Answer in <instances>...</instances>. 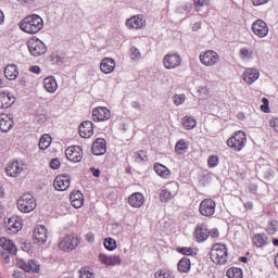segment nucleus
Returning a JSON list of instances; mask_svg holds the SVG:
<instances>
[{
  "mask_svg": "<svg viewBox=\"0 0 278 278\" xmlns=\"http://www.w3.org/2000/svg\"><path fill=\"white\" fill-rule=\"evenodd\" d=\"M45 27V21L38 14H30L20 22V29L25 34H38Z\"/></svg>",
  "mask_w": 278,
  "mask_h": 278,
  "instance_id": "1",
  "label": "nucleus"
},
{
  "mask_svg": "<svg viewBox=\"0 0 278 278\" xmlns=\"http://www.w3.org/2000/svg\"><path fill=\"white\" fill-rule=\"evenodd\" d=\"M210 260L216 266H225L229 260V250L225 243H215L210 250Z\"/></svg>",
  "mask_w": 278,
  "mask_h": 278,
  "instance_id": "2",
  "label": "nucleus"
},
{
  "mask_svg": "<svg viewBox=\"0 0 278 278\" xmlns=\"http://www.w3.org/2000/svg\"><path fill=\"white\" fill-rule=\"evenodd\" d=\"M226 144L232 151L240 153L247 147V132L243 130L236 131L227 141Z\"/></svg>",
  "mask_w": 278,
  "mask_h": 278,
  "instance_id": "3",
  "label": "nucleus"
},
{
  "mask_svg": "<svg viewBox=\"0 0 278 278\" xmlns=\"http://www.w3.org/2000/svg\"><path fill=\"white\" fill-rule=\"evenodd\" d=\"M36 198L31 193H24L17 200V208L23 214H29L37 207Z\"/></svg>",
  "mask_w": 278,
  "mask_h": 278,
  "instance_id": "4",
  "label": "nucleus"
},
{
  "mask_svg": "<svg viewBox=\"0 0 278 278\" xmlns=\"http://www.w3.org/2000/svg\"><path fill=\"white\" fill-rule=\"evenodd\" d=\"M79 237L76 235H67L59 242V249L68 253V251H75L76 247H79Z\"/></svg>",
  "mask_w": 278,
  "mask_h": 278,
  "instance_id": "5",
  "label": "nucleus"
},
{
  "mask_svg": "<svg viewBox=\"0 0 278 278\" xmlns=\"http://www.w3.org/2000/svg\"><path fill=\"white\" fill-rule=\"evenodd\" d=\"M179 192V185L175 181H172L163 187L160 193V200L162 203H167L170 199Z\"/></svg>",
  "mask_w": 278,
  "mask_h": 278,
  "instance_id": "6",
  "label": "nucleus"
},
{
  "mask_svg": "<svg viewBox=\"0 0 278 278\" xmlns=\"http://www.w3.org/2000/svg\"><path fill=\"white\" fill-rule=\"evenodd\" d=\"M27 47L29 52L38 58L39 55H45L47 53V46L38 38H31L27 42Z\"/></svg>",
  "mask_w": 278,
  "mask_h": 278,
  "instance_id": "7",
  "label": "nucleus"
},
{
  "mask_svg": "<svg viewBox=\"0 0 278 278\" xmlns=\"http://www.w3.org/2000/svg\"><path fill=\"white\" fill-rule=\"evenodd\" d=\"M199 58L203 66H216L220 60V55L214 50H206L202 52Z\"/></svg>",
  "mask_w": 278,
  "mask_h": 278,
  "instance_id": "8",
  "label": "nucleus"
},
{
  "mask_svg": "<svg viewBox=\"0 0 278 278\" xmlns=\"http://www.w3.org/2000/svg\"><path fill=\"white\" fill-rule=\"evenodd\" d=\"M27 168V164L23 161H12L5 167V173L9 177H17Z\"/></svg>",
  "mask_w": 278,
  "mask_h": 278,
  "instance_id": "9",
  "label": "nucleus"
},
{
  "mask_svg": "<svg viewBox=\"0 0 278 278\" xmlns=\"http://www.w3.org/2000/svg\"><path fill=\"white\" fill-rule=\"evenodd\" d=\"M65 156L70 162L77 164L84 160V149L79 146H71L65 150Z\"/></svg>",
  "mask_w": 278,
  "mask_h": 278,
  "instance_id": "10",
  "label": "nucleus"
},
{
  "mask_svg": "<svg viewBox=\"0 0 278 278\" xmlns=\"http://www.w3.org/2000/svg\"><path fill=\"white\" fill-rule=\"evenodd\" d=\"M163 66L167 68V71L178 68V66H181V56L178 53L165 54L163 58Z\"/></svg>",
  "mask_w": 278,
  "mask_h": 278,
  "instance_id": "11",
  "label": "nucleus"
},
{
  "mask_svg": "<svg viewBox=\"0 0 278 278\" xmlns=\"http://www.w3.org/2000/svg\"><path fill=\"white\" fill-rule=\"evenodd\" d=\"M199 212L202 216H214L216 212V202L213 199H204L201 201Z\"/></svg>",
  "mask_w": 278,
  "mask_h": 278,
  "instance_id": "12",
  "label": "nucleus"
},
{
  "mask_svg": "<svg viewBox=\"0 0 278 278\" xmlns=\"http://www.w3.org/2000/svg\"><path fill=\"white\" fill-rule=\"evenodd\" d=\"M98 260L102 266L110 268V266H121L123 258L121 255H108L105 253H100Z\"/></svg>",
  "mask_w": 278,
  "mask_h": 278,
  "instance_id": "13",
  "label": "nucleus"
},
{
  "mask_svg": "<svg viewBox=\"0 0 278 278\" xmlns=\"http://www.w3.org/2000/svg\"><path fill=\"white\" fill-rule=\"evenodd\" d=\"M252 31L258 38H266L269 31L268 24H266V22H264L263 20H256L252 24Z\"/></svg>",
  "mask_w": 278,
  "mask_h": 278,
  "instance_id": "14",
  "label": "nucleus"
},
{
  "mask_svg": "<svg viewBox=\"0 0 278 278\" xmlns=\"http://www.w3.org/2000/svg\"><path fill=\"white\" fill-rule=\"evenodd\" d=\"M112 113L105 106H98L92 111V118L94 123H101L103 121H110Z\"/></svg>",
  "mask_w": 278,
  "mask_h": 278,
  "instance_id": "15",
  "label": "nucleus"
},
{
  "mask_svg": "<svg viewBox=\"0 0 278 278\" xmlns=\"http://www.w3.org/2000/svg\"><path fill=\"white\" fill-rule=\"evenodd\" d=\"M53 187L59 192H64L71 188V177L66 175H59L53 181Z\"/></svg>",
  "mask_w": 278,
  "mask_h": 278,
  "instance_id": "16",
  "label": "nucleus"
},
{
  "mask_svg": "<svg viewBox=\"0 0 278 278\" xmlns=\"http://www.w3.org/2000/svg\"><path fill=\"white\" fill-rule=\"evenodd\" d=\"M242 79L248 86H252V84H255L256 79H260V70L247 67L242 74Z\"/></svg>",
  "mask_w": 278,
  "mask_h": 278,
  "instance_id": "17",
  "label": "nucleus"
},
{
  "mask_svg": "<svg viewBox=\"0 0 278 278\" xmlns=\"http://www.w3.org/2000/svg\"><path fill=\"white\" fill-rule=\"evenodd\" d=\"M147 25V20L143 15H134L126 21L128 29H142Z\"/></svg>",
  "mask_w": 278,
  "mask_h": 278,
  "instance_id": "18",
  "label": "nucleus"
},
{
  "mask_svg": "<svg viewBox=\"0 0 278 278\" xmlns=\"http://www.w3.org/2000/svg\"><path fill=\"white\" fill-rule=\"evenodd\" d=\"M193 238L195 242H205L210 238V230L204 224H199L193 231Z\"/></svg>",
  "mask_w": 278,
  "mask_h": 278,
  "instance_id": "19",
  "label": "nucleus"
},
{
  "mask_svg": "<svg viewBox=\"0 0 278 278\" xmlns=\"http://www.w3.org/2000/svg\"><path fill=\"white\" fill-rule=\"evenodd\" d=\"M17 268H21L25 273H40V265H38V263H36L34 260L28 262L20 260L17 262Z\"/></svg>",
  "mask_w": 278,
  "mask_h": 278,
  "instance_id": "20",
  "label": "nucleus"
},
{
  "mask_svg": "<svg viewBox=\"0 0 278 278\" xmlns=\"http://www.w3.org/2000/svg\"><path fill=\"white\" fill-rule=\"evenodd\" d=\"M14 127V117L10 114H0V131L4 134Z\"/></svg>",
  "mask_w": 278,
  "mask_h": 278,
  "instance_id": "21",
  "label": "nucleus"
},
{
  "mask_svg": "<svg viewBox=\"0 0 278 278\" xmlns=\"http://www.w3.org/2000/svg\"><path fill=\"white\" fill-rule=\"evenodd\" d=\"M23 229V219L18 216H12L8 222V233H18Z\"/></svg>",
  "mask_w": 278,
  "mask_h": 278,
  "instance_id": "22",
  "label": "nucleus"
},
{
  "mask_svg": "<svg viewBox=\"0 0 278 278\" xmlns=\"http://www.w3.org/2000/svg\"><path fill=\"white\" fill-rule=\"evenodd\" d=\"M94 135V126L92 122L85 121L79 126V136L80 138H91Z\"/></svg>",
  "mask_w": 278,
  "mask_h": 278,
  "instance_id": "23",
  "label": "nucleus"
},
{
  "mask_svg": "<svg viewBox=\"0 0 278 278\" xmlns=\"http://www.w3.org/2000/svg\"><path fill=\"white\" fill-rule=\"evenodd\" d=\"M34 240H36V242H38L39 244H45V242H47V227L39 225L36 226V228L34 229V233H33Z\"/></svg>",
  "mask_w": 278,
  "mask_h": 278,
  "instance_id": "24",
  "label": "nucleus"
},
{
  "mask_svg": "<svg viewBox=\"0 0 278 278\" xmlns=\"http://www.w3.org/2000/svg\"><path fill=\"white\" fill-rule=\"evenodd\" d=\"M128 205L135 208L142 207V205H144V194L141 192H135L130 194L128 197Z\"/></svg>",
  "mask_w": 278,
  "mask_h": 278,
  "instance_id": "25",
  "label": "nucleus"
},
{
  "mask_svg": "<svg viewBox=\"0 0 278 278\" xmlns=\"http://www.w3.org/2000/svg\"><path fill=\"white\" fill-rule=\"evenodd\" d=\"M114 68H116V61H114L112 58H104L100 63V70L104 73V75L114 73Z\"/></svg>",
  "mask_w": 278,
  "mask_h": 278,
  "instance_id": "26",
  "label": "nucleus"
},
{
  "mask_svg": "<svg viewBox=\"0 0 278 278\" xmlns=\"http://www.w3.org/2000/svg\"><path fill=\"white\" fill-rule=\"evenodd\" d=\"M108 151V142L103 138H98L92 144L93 155H103Z\"/></svg>",
  "mask_w": 278,
  "mask_h": 278,
  "instance_id": "27",
  "label": "nucleus"
},
{
  "mask_svg": "<svg viewBox=\"0 0 278 278\" xmlns=\"http://www.w3.org/2000/svg\"><path fill=\"white\" fill-rule=\"evenodd\" d=\"M43 88L50 94H55V92H58V80H55V77L53 76L46 77L43 79Z\"/></svg>",
  "mask_w": 278,
  "mask_h": 278,
  "instance_id": "28",
  "label": "nucleus"
},
{
  "mask_svg": "<svg viewBox=\"0 0 278 278\" xmlns=\"http://www.w3.org/2000/svg\"><path fill=\"white\" fill-rule=\"evenodd\" d=\"M14 103V97L10 92L0 91V110H8Z\"/></svg>",
  "mask_w": 278,
  "mask_h": 278,
  "instance_id": "29",
  "label": "nucleus"
},
{
  "mask_svg": "<svg viewBox=\"0 0 278 278\" xmlns=\"http://www.w3.org/2000/svg\"><path fill=\"white\" fill-rule=\"evenodd\" d=\"M252 244L256 247V249L268 247V236H266V233H255L252 237Z\"/></svg>",
  "mask_w": 278,
  "mask_h": 278,
  "instance_id": "30",
  "label": "nucleus"
},
{
  "mask_svg": "<svg viewBox=\"0 0 278 278\" xmlns=\"http://www.w3.org/2000/svg\"><path fill=\"white\" fill-rule=\"evenodd\" d=\"M70 200L73 207H75L76 210H79V207L84 206V193H81L80 191H73L70 194Z\"/></svg>",
  "mask_w": 278,
  "mask_h": 278,
  "instance_id": "31",
  "label": "nucleus"
},
{
  "mask_svg": "<svg viewBox=\"0 0 278 278\" xmlns=\"http://www.w3.org/2000/svg\"><path fill=\"white\" fill-rule=\"evenodd\" d=\"M0 247L4 249V251H8L11 255H16L17 249L14 242L12 240L1 237L0 238Z\"/></svg>",
  "mask_w": 278,
  "mask_h": 278,
  "instance_id": "32",
  "label": "nucleus"
},
{
  "mask_svg": "<svg viewBox=\"0 0 278 278\" xmlns=\"http://www.w3.org/2000/svg\"><path fill=\"white\" fill-rule=\"evenodd\" d=\"M154 170L159 177H162V179H170V169L162 163H155Z\"/></svg>",
  "mask_w": 278,
  "mask_h": 278,
  "instance_id": "33",
  "label": "nucleus"
},
{
  "mask_svg": "<svg viewBox=\"0 0 278 278\" xmlns=\"http://www.w3.org/2000/svg\"><path fill=\"white\" fill-rule=\"evenodd\" d=\"M4 76L10 81H14V79L18 77V68L16 67V65H7V67L4 68Z\"/></svg>",
  "mask_w": 278,
  "mask_h": 278,
  "instance_id": "34",
  "label": "nucleus"
},
{
  "mask_svg": "<svg viewBox=\"0 0 278 278\" xmlns=\"http://www.w3.org/2000/svg\"><path fill=\"white\" fill-rule=\"evenodd\" d=\"M181 124L187 131H190V129H194V127H197V119L193 116L186 115L182 117Z\"/></svg>",
  "mask_w": 278,
  "mask_h": 278,
  "instance_id": "35",
  "label": "nucleus"
},
{
  "mask_svg": "<svg viewBox=\"0 0 278 278\" xmlns=\"http://www.w3.org/2000/svg\"><path fill=\"white\" fill-rule=\"evenodd\" d=\"M188 147H190V144L186 141V139H180L176 142L175 151L178 155H184L186 151H188Z\"/></svg>",
  "mask_w": 278,
  "mask_h": 278,
  "instance_id": "36",
  "label": "nucleus"
},
{
  "mask_svg": "<svg viewBox=\"0 0 278 278\" xmlns=\"http://www.w3.org/2000/svg\"><path fill=\"white\" fill-rule=\"evenodd\" d=\"M51 142H52L51 136L49 135L41 136L39 140V149H41V151L49 149V147H51Z\"/></svg>",
  "mask_w": 278,
  "mask_h": 278,
  "instance_id": "37",
  "label": "nucleus"
},
{
  "mask_svg": "<svg viewBox=\"0 0 278 278\" xmlns=\"http://www.w3.org/2000/svg\"><path fill=\"white\" fill-rule=\"evenodd\" d=\"M226 275L228 278H244V275L242 273L241 268L238 267H231L226 271Z\"/></svg>",
  "mask_w": 278,
  "mask_h": 278,
  "instance_id": "38",
  "label": "nucleus"
},
{
  "mask_svg": "<svg viewBox=\"0 0 278 278\" xmlns=\"http://www.w3.org/2000/svg\"><path fill=\"white\" fill-rule=\"evenodd\" d=\"M190 258L182 257L178 263V270L179 273H188L190 270Z\"/></svg>",
  "mask_w": 278,
  "mask_h": 278,
  "instance_id": "39",
  "label": "nucleus"
},
{
  "mask_svg": "<svg viewBox=\"0 0 278 278\" xmlns=\"http://www.w3.org/2000/svg\"><path fill=\"white\" fill-rule=\"evenodd\" d=\"M78 273L80 278H94V271L90 267H83Z\"/></svg>",
  "mask_w": 278,
  "mask_h": 278,
  "instance_id": "40",
  "label": "nucleus"
},
{
  "mask_svg": "<svg viewBox=\"0 0 278 278\" xmlns=\"http://www.w3.org/2000/svg\"><path fill=\"white\" fill-rule=\"evenodd\" d=\"M104 248L108 251H116V240L110 237L104 239Z\"/></svg>",
  "mask_w": 278,
  "mask_h": 278,
  "instance_id": "41",
  "label": "nucleus"
},
{
  "mask_svg": "<svg viewBox=\"0 0 278 278\" xmlns=\"http://www.w3.org/2000/svg\"><path fill=\"white\" fill-rule=\"evenodd\" d=\"M155 278H175L173 271L167 269H161L155 273Z\"/></svg>",
  "mask_w": 278,
  "mask_h": 278,
  "instance_id": "42",
  "label": "nucleus"
},
{
  "mask_svg": "<svg viewBox=\"0 0 278 278\" xmlns=\"http://www.w3.org/2000/svg\"><path fill=\"white\" fill-rule=\"evenodd\" d=\"M193 4L197 12H201L205 5H210V0H193Z\"/></svg>",
  "mask_w": 278,
  "mask_h": 278,
  "instance_id": "43",
  "label": "nucleus"
},
{
  "mask_svg": "<svg viewBox=\"0 0 278 278\" xmlns=\"http://www.w3.org/2000/svg\"><path fill=\"white\" fill-rule=\"evenodd\" d=\"M220 160L218 159V155H211L207 159V166L208 168H216V166L219 164Z\"/></svg>",
  "mask_w": 278,
  "mask_h": 278,
  "instance_id": "44",
  "label": "nucleus"
},
{
  "mask_svg": "<svg viewBox=\"0 0 278 278\" xmlns=\"http://www.w3.org/2000/svg\"><path fill=\"white\" fill-rule=\"evenodd\" d=\"M240 56L242 60H251L253 58V50L243 48L240 50Z\"/></svg>",
  "mask_w": 278,
  "mask_h": 278,
  "instance_id": "45",
  "label": "nucleus"
},
{
  "mask_svg": "<svg viewBox=\"0 0 278 278\" xmlns=\"http://www.w3.org/2000/svg\"><path fill=\"white\" fill-rule=\"evenodd\" d=\"M262 103L263 104L261 105V111L265 114L270 113V102L268 101V98H263Z\"/></svg>",
  "mask_w": 278,
  "mask_h": 278,
  "instance_id": "46",
  "label": "nucleus"
},
{
  "mask_svg": "<svg viewBox=\"0 0 278 278\" xmlns=\"http://www.w3.org/2000/svg\"><path fill=\"white\" fill-rule=\"evenodd\" d=\"M135 162H144L147 160V152L139 150L134 155Z\"/></svg>",
  "mask_w": 278,
  "mask_h": 278,
  "instance_id": "47",
  "label": "nucleus"
},
{
  "mask_svg": "<svg viewBox=\"0 0 278 278\" xmlns=\"http://www.w3.org/2000/svg\"><path fill=\"white\" fill-rule=\"evenodd\" d=\"M178 253H181L182 255H194V249L192 248H178Z\"/></svg>",
  "mask_w": 278,
  "mask_h": 278,
  "instance_id": "48",
  "label": "nucleus"
},
{
  "mask_svg": "<svg viewBox=\"0 0 278 278\" xmlns=\"http://www.w3.org/2000/svg\"><path fill=\"white\" fill-rule=\"evenodd\" d=\"M130 58L131 60H140V50H138L136 47H132L130 49Z\"/></svg>",
  "mask_w": 278,
  "mask_h": 278,
  "instance_id": "49",
  "label": "nucleus"
},
{
  "mask_svg": "<svg viewBox=\"0 0 278 278\" xmlns=\"http://www.w3.org/2000/svg\"><path fill=\"white\" fill-rule=\"evenodd\" d=\"M208 238H220V232L218 231V229L213 228L211 230H208Z\"/></svg>",
  "mask_w": 278,
  "mask_h": 278,
  "instance_id": "50",
  "label": "nucleus"
},
{
  "mask_svg": "<svg viewBox=\"0 0 278 278\" xmlns=\"http://www.w3.org/2000/svg\"><path fill=\"white\" fill-rule=\"evenodd\" d=\"M269 126L278 134V117H273L269 121Z\"/></svg>",
  "mask_w": 278,
  "mask_h": 278,
  "instance_id": "51",
  "label": "nucleus"
},
{
  "mask_svg": "<svg viewBox=\"0 0 278 278\" xmlns=\"http://www.w3.org/2000/svg\"><path fill=\"white\" fill-rule=\"evenodd\" d=\"M50 168H52V170H58V168H60V160L53 159L50 162Z\"/></svg>",
  "mask_w": 278,
  "mask_h": 278,
  "instance_id": "52",
  "label": "nucleus"
},
{
  "mask_svg": "<svg viewBox=\"0 0 278 278\" xmlns=\"http://www.w3.org/2000/svg\"><path fill=\"white\" fill-rule=\"evenodd\" d=\"M184 101H186V98L184 96H175L174 97V103L175 105H181V103H184Z\"/></svg>",
  "mask_w": 278,
  "mask_h": 278,
  "instance_id": "53",
  "label": "nucleus"
},
{
  "mask_svg": "<svg viewBox=\"0 0 278 278\" xmlns=\"http://www.w3.org/2000/svg\"><path fill=\"white\" fill-rule=\"evenodd\" d=\"M29 71H30V73H35V75H40V73H41L40 66H38V65L30 66Z\"/></svg>",
  "mask_w": 278,
  "mask_h": 278,
  "instance_id": "54",
  "label": "nucleus"
},
{
  "mask_svg": "<svg viewBox=\"0 0 278 278\" xmlns=\"http://www.w3.org/2000/svg\"><path fill=\"white\" fill-rule=\"evenodd\" d=\"M249 191L251 192V194H257V185L255 184L249 185Z\"/></svg>",
  "mask_w": 278,
  "mask_h": 278,
  "instance_id": "55",
  "label": "nucleus"
},
{
  "mask_svg": "<svg viewBox=\"0 0 278 278\" xmlns=\"http://www.w3.org/2000/svg\"><path fill=\"white\" fill-rule=\"evenodd\" d=\"M244 210H247V212H251V210H253V202L252 201H248L243 204Z\"/></svg>",
  "mask_w": 278,
  "mask_h": 278,
  "instance_id": "56",
  "label": "nucleus"
},
{
  "mask_svg": "<svg viewBox=\"0 0 278 278\" xmlns=\"http://www.w3.org/2000/svg\"><path fill=\"white\" fill-rule=\"evenodd\" d=\"M87 242H94V233L92 232H88L86 236H85Z\"/></svg>",
  "mask_w": 278,
  "mask_h": 278,
  "instance_id": "57",
  "label": "nucleus"
},
{
  "mask_svg": "<svg viewBox=\"0 0 278 278\" xmlns=\"http://www.w3.org/2000/svg\"><path fill=\"white\" fill-rule=\"evenodd\" d=\"M90 173H92L93 177H100L101 176V170L97 169L94 167L90 168Z\"/></svg>",
  "mask_w": 278,
  "mask_h": 278,
  "instance_id": "58",
  "label": "nucleus"
},
{
  "mask_svg": "<svg viewBox=\"0 0 278 278\" xmlns=\"http://www.w3.org/2000/svg\"><path fill=\"white\" fill-rule=\"evenodd\" d=\"M253 5H264V3H268L269 0H251Z\"/></svg>",
  "mask_w": 278,
  "mask_h": 278,
  "instance_id": "59",
  "label": "nucleus"
},
{
  "mask_svg": "<svg viewBox=\"0 0 278 278\" xmlns=\"http://www.w3.org/2000/svg\"><path fill=\"white\" fill-rule=\"evenodd\" d=\"M13 278H25V274L22 271L15 270L12 275Z\"/></svg>",
  "mask_w": 278,
  "mask_h": 278,
  "instance_id": "60",
  "label": "nucleus"
},
{
  "mask_svg": "<svg viewBox=\"0 0 278 278\" xmlns=\"http://www.w3.org/2000/svg\"><path fill=\"white\" fill-rule=\"evenodd\" d=\"M131 106L135 109V110H142V104H140V102L138 101H135L131 103Z\"/></svg>",
  "mask_w": 278,
  "mask_h": 278,
  "instance_id": "61",
  "label": "nucleus"
},
{
  "mask_svg": "<svg viewBox=\"0 0 278 278\" xmlns=\"http://www.w3.org/2000/svg\"><path fill=\"white\" fill-rule=\"evenodd\" d=\"M199 29H201V23H195L193 24V31H199Z\"/></svg>",
  "mask_w": 278,
  "mask_h": 278,
  "instance_id": "62",
  "label": "nucleus"
},
{
  "mask_svg": "<svg viewBox=\"0 0 278 278\" xmlns=\"http://www.w3.org/2000/svg\"><path fill=\"white\" fill-rule=\"evenodd\" d=\"M4 21H5V15L3 14V11L0 10V25H2Z\"/></svg>",
  "mask_w": 278,
  "mask_h": 278,
  "instance_id": "63",
  "label": "nucleus"
},
{
  "mask_svg": "<svg viewBox=\"0 0 278 278\" xmlns=\"http://www.w3.org/2000/svg\"><path fill=\"white\" fill-rule=\"evenodd\" d=\"M274 264H275L276 268H278V253L276 254V256L274 258Z\"/></svg>",
  "mask_w": 278,
  "mask_h": 278,
  "instance_id": "64",
  "label": "nucleus"
}]
</instances>
